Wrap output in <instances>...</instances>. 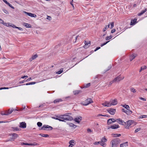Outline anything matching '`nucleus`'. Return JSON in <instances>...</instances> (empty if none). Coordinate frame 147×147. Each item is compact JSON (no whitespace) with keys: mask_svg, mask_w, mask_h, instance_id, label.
Wrapping results in <instances>:
<instances>
[{"mask_svg":"<svg viewBox=\"0 0 147 147\" xmlns=\"http://www.w3.org/2000/svg\"><path fill=\"white\" fill-rule=\"evenodd\" d=\"M93 102V101L91 98H88L86 99L84 102H82V104L84 106H87L89 104L92 103Z\"/></svg>","mask_w":147,"mask_h":147,"instance_id":"nucleus-2","label":"nucleus"},{"mask_svg":"<svg viewBox=\"0 0 147 147\" xmlns=\"http://www.w3.org/2000/svg\"><path fill=\"white\" fill-rule=\"evenodd\" d=\"M26 125L25 123L22 122L20 123L19 127L22 128H25L26 127Z\"/></svg>","mask_w":147,"mask_h":147,"instance_id":"nucleus-15","label":"nucleus"},{"mask_svg":"<svg viewBox=\"0 0 147 147\" xmlns=\"http://www.w3.org/2000/svg\"><path fill=\"white\" fill-rule=\"evenodd\" d=\"M107 112L110 114L113 115H114L116 111V109H110L107 110Z\"/></svg>","mask_w":147,"mask_h":147,"instance_id":"nucleus-9","label":"nucleus"},{"mask_svg":"<svg viewBox=\"0 0 147 147\" xmlns=\"http://www.w3.org/2000/svg\"><path fill=\"white\" fill-rule=\"evenodd\" d=\"M28 76H22L21 77V78L22 79H26V78H28Z\"/></svg>","mask_w":147,"mask_h":147,"instance_id":"nucleus-59","label":"nucleus"},{"mask_svg":"<svg viewBox=\"0 0 147 147\" xmlns=\"http://www.w3.org/2000/svg\"><path fill=\"white\" fill-rule=\"evenodd\" d=\"M122 112L125 113L127 115H130L132 113V111L129 109V110H126L125 109H122Z\"/></svg>","mask_w":147,"mask_h":147,"instance_id":"nucleus-10","label":"nucleus"},{"mask_svg":"<svg viewBox=\"0 0 147 147\" xmlns=\"http://www.w3.org/2000/svg\"><path fill=\"white\" fill-rule=\"evenodd\" d=\"M3 12L6 14H8L9 12L6 9H3Z\"/></svg>","mask_w":147,"mask_h":147,"instance_id":"nucleus-53","label":"nucleus"},{"mask_svg":"<svg viewBox=\"0 0 147 147\" xmlns=\"http://www.w3.org/2000/svg\"><path fill=\"white\" fill-rule=\"evenodd\" d=\"M90 86V83H88L87 84H86L84 85V86L83 87V88H88Z\"/></svg>","mask_w":147,"mask_h":147,"instance_id":"nucleus-29","label":"nucleus"},{"mask_svg":"<svg viewBox=\"0 0 147 147\" xmlns=\"http://www.w3.org/2000/svg\"><path fill=\"white\" fill-rule=\"evenodd\" d=\"M38 56L37 54L32 56V57L30 59V61H32V60L35 59L38 57Z\"/></svg>","mask_w":147,"mask_h":147,"instance_id":"nucleus-24","label":"nucleus"},{"mask_svg":"<svg viewBox=\"0 0 147 147\" xmlns=\"http://www.w3.org/2000/svg\"><path fill=\"white\" fill-rule=\"evenodd\" d=\"M112 135L114 137H120L121 136L120 134H112Z\"/></svg>","mask_w":147,"mask_h":147,"instance_id":"nucleus-28","label":"nucleus"},{"mask_svg":"<svg viewBox=\"0 0 147 147\" xmlns=\"http://www.w3.org/2000/svg\"><path fill=\"white\" fill-rule=\"evenodd\" d=\"M13 130L16 131H20V128H19L18 127H13Z\"/></svg>","mask_w":147,"mask_h":147,"instance_id":"nucleus-42","label":"nucleus"},{"mask_svg":"<svg viewBox=\"0 0 147 147\" xmlns=\"http://www.w3.org/2000/svg\"><path fill=\"white\" fill-rule=\"evenodd\" d=\"M147 11V9H145L144 10H143L139 13L138 14V16H140L146 12Z\"/></svg>","mask_w":147,"mask_h":147,"instance_id":"nucleus-25","label":"nucleus"},{"mask_svg":"<svg viewBox=\"0 0 147 147\" xmlns=\"http://www.w3.org/2000/svg\"><path fill=\"white\" fill-rule=\"evenodd\" d=\"M56 115H55L54 117H52V118L53 119H56V120H58L59 121H62L61 120H60V119H59L58 117H56Z\"/></svg>","mask_w":147,"mask_h":147,"instance_id":"nucleus-39","label":"nucleus"},{"mask_svg":"<svg viewBox=\"0 0 147 147\" xmlns=\"http://www.w3.org/2000/svg\"><path fill=\"white\" fill-rule=\"evenodd\" d=\"M40 135L41 136L45 137H47L49 136V135L47 134H40Z\"/></svg>","mask_w":147,"mask_h":147,"instance_id":"nucleus-36","label":"nucleus"},{"mask_svg":"<svg viewBox=\"0 0 147 147\" xmlns=\"http://www.w3.org/2000/svg\"><path fill=\"white\" fill-rule=\"evenodd\" d=\"M140 128H137L135 130V132L136 133V132H138V131H140Z\"/></svg>","mask_w":147,"mask_h":147,"instance_id":"nucleus-60","label":"nucleus"},{"mask_svg":"<svg viewBox=\"0 0 147 147\" xmlns=\"http://www.w3.org/2000/svg\"><path fill=\"white\" fill-rule=\"evenodd\" d=\"M147 68V67H146V66H144L141 67V70H144L146 69Z\"/></svg>","mask_w":147,"mask_h":147,"instance_id":"nucleus-54","label":"nucleus"},{"mask_svg":"<svg viewBox=\"0 0 147 147\" xmlns=\"http://www.w3.org/2000/svg\"><path fill=\"white\" fill-rule=\"evenodd\" d=\"M147 118V115H141L140 116V118Z\"/></svg>","mask_w":147,"mask_h":147,"instance_id":"nucleus-46","label":"nucleus"},{"mask_svg":"<svg viewBox=\"0 0 147 147\" xmlns=\"http://www.w3.org/2000/svg\"><path fill=\"white\" fill-rule=\"evenodd\" d=\"M134 122V121L133 120H129L127 121L126 123V126H125L126 129H129L130 125H131Z\"/></svg>","mask_w":147,"mask_h":147,"instance_id":"nucleus-4","label":"nucleus"},{"mask_svg":"<svg viewBox=\"0 0 147 147\" xmlns=\"http://www.w3.org/2000/svg\"><path fill=\"white\" fill-rule=\"evenodd\" d=\"M65 121H71L73 120V118L72 117L69 115L68 116L65 117Z\"/></svg>","mask_w":147,"mask_h":147,"instance_id":"nucleus-18","label":"nucleus"},{"mask_svg":"<svg viewBox=\"0 0 147 147\" xmlns=\"http://www.w3.org/2000/svg\"><path fill=\"white\" fill-rule=\"evenodd\" d=\"M100 116L103 117H109V116L108 115H102L101 114H99L98 115V117H100Z\"/></svg>","mask_w":147,"mask_h":147,"instance_id":"nucleus-49","label":"nucleus"},{"mask_svg":"<svg viewBox=\"0 0 147 147\" xmlns=\"http://www.w3.org/2000/svg\"><path fill=\"white\" fill-rule=\"evenodd\" d=\"M100 145L103 147H105L106 146L107 144L105 143L100 141Z\"/></svg>","mask_w":147,"mask_h":147,"instance_id":"nucleus-35","label":"nucleus"},{"mask_svg":"<svg viewBox=\"0 0 147 147\" xmlns=\"http://www.w3.org/2000/svg\"><path fill=\"white\" fill-rule=\"evenodd\" d=\"M63 101V100H62V99H61V98H58V99H57L55 100H54L53 102L55 104H56V103L59 102H62Z\"/></svg>","mask_w":147,"mask_h":147,"instance_id":"nucleus-22","label":"nucleus"},{"mask_svg":"<svg viewBox=\"0 0 147 147\" xmlns=\"http://www.w3.org/2000/svg\"><path fill=\"white\" fill-rule=\"evenodd\" d=\"M14 110L13 109H11L10 111L9 110L7 111V112L8 115L11 114L12 112Z\"/></svg>","mask_w":147,"mask_h":147,"instance_id":"nucleus-37","label":"nucleus"},{"mask_svg":"<svg viewBox=\"0 0 147 147\" xmlns=\"http://www.w3.org/2000/svg\"><path fill=\"white\" fill-rule=\"evenodd\" d=\"M109 41H109L106 42H104V43L101 44V47H102L103 46L105 45H106L107 43H108L109 42Z\"/></svg>","mask_w":147,"mask_h":147,"instance_id":"nucleus-50","label":"nucleus"},{"mask_svg":"<svg viewBox=\"0 0 147 147\" xmlns=\"http://www.w3.org/2000/svg\"><path fill=\"white\" fill-rule=\"evenodd\" d=\"M109 24L108 25H106L105 26V28L103 29V31L104 32H105L107 29L109 28Z\"/></svg>","mask_w":147,"mask_h":147,"instance_id":"nucleus-34","label":"nucleus"},{"mask_svg":"<svg viewBox=\"0 0 147 147\" xmlns=\"http://www.w3.org/2000/svg\"><path fill=\"white\" fill-rule=\"evenodd\" d=\"M102 105L104 106L110 107L111 106V103L108 102H106L102 103Z\"/></svg>","mask_w":147,"mask_h":147,"instance_id":"nucleus-19","label":"nucleus"},{"mask_svg":"<svg viewBox=\"0 0 147 147\" xmlns=\"http://www.w3.org/2000/svg\"><path fill=\"white\" fill-rule=\"evenodd\" d=\"M36 83L35 82H29L27 83L26 84H23V85H30L34 84Z\"/></svg>","mask_w":147,"mask_h":147,"instance_id":"nucleus-32","label":"nucleus"},{"mask_svg":"<svg viewBox=\"0 0 147 147\" xmlns=\"http://www.w3.org/2000/svg\"><path fill=\"white\" fill-rule=\"evenodd\" d=\"M112 37V36L111 35H110L109 36H108L106 37L105 39L106 40H108L111 39Z\"/></svg>","mask_w":147,"mask_h":147,"instance_id":"nucleus-40","label":"nucleus"},{"mask_svg":"<svg viewBox=\"0 0 147 147\" xmlns=\"http://www.w3.org/2000/svg\"><path fill=\"white\" fill-rule=\"evenodd\" d=\"M23 25L25 26L26 28H29L31 27L30 24L26 23H24Z\"/></svg>","mask_w":147,"mask_h":147,"instance_id":"nucleus-26","label":"nucleus"},{"mask_svg":"<svg viewBox=\"0 0 147 147\" xmlns=\"http://www.w3.org/2000/svg\"><path fill=\"white\" fill-rule=\"evenodd\" d=\"M130 90L131 92H133V93H135L136 92V90L134 88H132L130 89Z\"/></svg>","mask_w":147,"mask_h":147,"instance_id":"nucleus-44","label":"nucleus"},{"mask_svg":"<svg viewBox=\"0 0 147 147\" xmlns=\"http://www.w3.org/2000/svg\"><path fill=\"white\" fill-rule=\"evenodd\" d=\"M81 91L80 90H76L73 92L74 94L75 95H77V94H79L81 92Z\"/></svg>","mask_w":147,"mask_h":147,"instance_id":"nucleus-30","label":"nucleus"},{"mask_svg":"<svg viewBox=\"0 0 147 147\" xmlns=\"http://www.w3.org/2000/svg\"><path fill=\"white\" fill-rule=\"evenodd\" d=\"M107 139L105 138V137H104L101 139V140L100 141L103 142L105 143L107 142Z\"/></svg>","mask_w":147,"mask_h":147,"instance_id":"nucleus-31","label":"nucleus"},{"mask_svg":"<svg viewBox=\"0 0 147 147\" xmlns=\"http://www.w3.org/2000/svg\"><path fill=\"white\" fill-rule=\"evenodd\" d=\"M63 69L62 68L60 69V70L57 71L56 72V74H60L63 72Z\"/></svg>","mask_w":147,"mask_h":147,"instance_id":"nucleus-38","label":"nucleus"},{"mask_svg":"<svg viewBox=\"0 0 147 147\" xmlns=\"http://www.w3.org/2000/svg\"><path fill=\"white\" fill-rule=\"evenodd\" d=\"M74 142L75 141L74 140H71L69 142V144H73V143H74Z\"/></svg>","mask_w":147,"mask_h":147,"instance_id":"nucleus-55","label":"nucleus"},{"mask_svg":"<svg viewBox=\"0 0 147 147\" xmlns=\"http://www.w3.org/2000/svg\"><path fill=\"white\" fill-rule=\"evenodd\" d=\"M84 43L85 45L84 46V47L85 49H86L90 45V41L87 42L86 41H85Z\"/></svg>","mask_w":147,"mask_h":147,"instance_id":"nucleus-12","label":"nucleus"},{"mask_svg":"<svg viewBox=\"0 0 147 147\" xmlns=\"http://www.w3.org/2000/svg\"><path fill=\"white\" fill-rule=\"evenodd\" d=\"M71 114V113H67L63 115L64 117H67Z\"/></svg>","mask_w":147,"mask_h":147,"instance_id":"nucleus-41","label":"nucleus"},{"mask_svg":"<svg viewBox=\"0 0 147 147\" xmlns=\"http://www.w3.org/2000/svg\"><path fill=\"white\" fill-rule=\"evenodd\" d=\"M136 56L134 55V54H132L129 57V59L130 61H132V60H133L136 57Z\"/></svg>","mask_w":147,"mask_h":147,"instance_id":"nucleus-27","label":"nucleus"},{"mask_svg":"<svg viewBox=\"0 0 147 147\" xmlns=\"http://www.w3.org/2000/svg\"><path fill=\"white\" fill-rule=\"evenodd\" d=\"M82 119V117L81 116L76 117L74 119V121L76 122L79 123Z\"/></svg>","mask_w":147,"mask_h":147,"instance_id":"nucleus-7","label":"nucleus"},{"mask_svg":"<svg viewBox=\"0 0 147 147\" xmlns=\"http://www.w3.org/2000/svg\"><path fill=\"white\" fill-rule=\"evenodd\" d=\"M9 88L7 87H3L0 88V90H1L2 89H8Z\"/></svg>","mask_w":147,"mask_h":147,"instance_id":"nucleus-58","label":"nucleus"},{"mask_svg":"<svg viewBox=\"0 0 147 147\" xmlns=\"http://www.w3.org/2000/svg\"><path fill=\"white\" fill-rule=\"evenodd\" d=\"M124 78V76H122V77H121L120 75L118 76V77H116L113 80L114 81H115V82H119L121 80H123Z\"/></svg>","mask_w":147,"mask_h":147,"instance_id":"nucleus-5","label":"nucleus"},{"mask_svg":"<svg viewBox=\"0 0 147 147\" xmlns=\"http://www.w3.org/2000/svg\"><path fill=\"white\" fill-rule=\"evenodd\" d=\"M121 142V140L119 138H117L112 140L110 144L111 146L110 147H117Z\"/></svg>","mask_w":147,"mask_h":147,"instance_id":"nucleus-1","label":"nucleus"},{"mask_svg":"<svg viewBox=\"0 0 147 147\" xmlns=\"http://www.w3.org/2000/svg\"><path fill=\"white\" fill-rule=\"evenodd\" d=\"M100 141H99V142H95L94 144V145H98V144H100Z\"/></svg>","mask_w":147,"mask_h":147,"instance_id":"nucleus-61","label":"nucleus"},{"mask_svg":"<svg viewBox=\"0 0 147 147\" xmlns=\"http://www.w3.org/2000/svg\"><path fill=\"white\" fill-rule=\"evenodd\" d=\"M67 124L70 127H73L74 128H75L77 126L76 125H75L73 123H67Z\"/></svg>","mask_w":147,"mask_h":147,"instance_id":"nucleus-23","label":"nucleus"},{"mask_svg":"<svg viewBox=\"0 0 147 147\" xmlns=\"http://www.w3.org/2000/svg\"><path fill=\"white\" fill-rule=\"evenodd\" d=\"M10 27H12L13 28H16V26L15 25L13 24H12V25H10Z\"/></svg>","mask_w":147,"mask_h":147,"instance_id":"nucleus-62","label":"nucleus"},{"mask_svg":"<svg viewBox=\"0 0 147 147\" xmlns=\"http://www.w3.org/2000/svg\"><path fill=\"white\" fill-rule=\"evenodd\" d=\"M116 121H117V119H115L113 118H111L108 120L107 121V124L109 125L113 123H114Z\"/></svg>","mask_w":147,"mask_h":147,"instance_id":"nucleus-8","label":"nucleus"},{"mask_svg":"<svg viewBox=\"0 0 147 147\" xmlns=\"http://www.w3.org/2000/svg\"><path fill=\"white\" fill-rule=\"evenodd\" d=\"M110 24H111V26L110 28L111 29H112L114 27V22H111L110 23Z\"/></svg>","mask_w":147,"mask_h":147,"instance_id":"nucleus-52","label":"nucleus"},{"mask_svg":"<svg viewBox=\"0 0 147 147\" xmlns=\"http://www.w3.org/2000/svg\"><path fill=\"white\" fill-rule=\"evenodd\" d=\"M10 24L9 23L7 24L4 22L3 24L4 26L7 27H10Z\"/></svg>","mask_w":147,"mask_h":147,"instance_id":"nucleus-43","label":"nucleus"},{"mask_svg":"<svg viewBox=\"0 0 147 147\" xmlns=\"http://www.w3.org/2000/svg\"><path fill=\"white\" fill-rule=\"evenodd\" d=\"M114 82H115L113 80L112 81L110 82H109V84L108 85L109 87L110 86H111L112 85V84Z\"/></svg>","mask_w":147,"mask_h":147,"instance_id":"nucleus-48","label":"nucleus"},{"mask_svg":"<svg viewBox=\"0 0 147 147\" xmlns=\"http://www.w3.org/2000/svg\"><path fill=\"white\" fill-rule=\"evenodd\" d=\"M117 122L119 124L123 125H126V123L122 120L121 119L119 118L117 119Z\"/></svg>","mask_w":147,"mask_h":147,"instance_id":"nucleus-6","label":"nucleus"},{"mask_svg":"<svg viewBox=\"0 0 147 147\" xmlns=\"http://www.w3.org/2000/svg\"><path fill=\"white\" fill-rule=\"evenodd\" d=\"M23 12L24 13L27 14L28 16L36 18V14H34L30 13H28L25 11H24Z\"/></svg>","mask_w":147,"mask_h":147,"instance_id":"nucleus-11","label":"nucleus"},{"mask_svg":"<svg viewBox=\"0 0 147 147\" xmlns=\"http://www.w3.org/2000/svg\"><path fill=\"white\" fill-rule=\"evenodd\" d=\"M117 101L116 99H115L113 100L112 102L111 103V106L115 105H117Z\"/></svg>","mask_w":147,"mask_h":147,"instance_id":"nucleus-21","label":"nucleus"},{"mask_svg":"<svg viewBox=\"0 0 147 147\" xmlns=\"http://www.w3.org/2000/svg\"><path fill=\"white\" fill-rule=\"evenodd\" d=\"M119 127V126L118 124H114L111 125L110 127L108 128V129H109L110 128H111L113 129H115L118 128Z\"/></svg>","mask_w":147,"mask_h":147,"instance_id":"nucleus-17","label":"nucleus"},{"mask_svg":"<svg viewBox=\"0 0 147 147\" xmlns=\"http://www.w3.org/2000/svg\"><path fill=\"white\" fill-rule=\"evenodd\" d=\"M21 145L22 146L23 145H29V144L28 143H21Z\"/></svg>","mask_w":147,"mask_h":147,"instance_id":"nucleus-57","label":"nucleus"},{"mask_svg":"<svg viewBox=\"0 0 147 147\" xmlns=\"http://www.w3.org/2000/svg\"><path fill=\"white\" fill-rule=\"evenodd\" d=\"M128 142H126L120 144V147H127L128 146Z\"/></svg>","mask_w":147,"mask_h":147,"instance_id":"nucleus-16","label":"nucleus"},{"mask_svg":"<svg viewBox=\"0 0 147 147\" xmlns=\"http://www.w3.org/2000/svg\"><path fill=\"white\" fill-rule=\"evenodd\" d=\"M87 131L88 132L91 133L92 132V131L91 130V129L89 128H88L87 129Z\"/></svg>","mask_w":147,"mask_h":147,"instance_id":"nucleus-64","label":"nucleus"},{"mask_svg":"<svg viewBox=\"0 0 147 147\" xmlns=\"http://www.w3.org/2000/svg\"><path fill=\"white\" fill-rule=\"evenodd\" d=\"M115 31V29H113L111 30V33H114Z\"/></svg>","mask_w":147,"mask_h":147,"instance_id":"nucleus-63","label":"nucleus"},{"mask_svg":"<svg viewBox=\"0 0 147 147\" xmlns=\"http://www.w3.org/2000/svg\"><path fill=\"white\" fill-rule=\"evenodd\" d=\"M7 4L10 7L12 8V9H14V7L9 3H8Z\"/></svg>","mask_w":147,"mask_h":147,"instance_id":"nucleus-51","label":"nucleus"},{"mask_svg":"<svg viewBox=\"0 0 147 147\" xmlns=\"http://www.w3.org/2000/svg\"><path fill=\"white\" fill-rule=\"evenodd\" d=\"M1 114L2 115H8V114L7 113V111H6L5 113H1Z\"/></svg>","mask_w":147,"mask_h":147,"instance_id":"nucleus-45","label":"nucleus"},{"mask_svg":"<svg viewBox=\"0 0 147 147\" xmlns=\"http://www.w3.org/2000/svg\"><path fill=\"white\" fill-rule=\"evenodd\" d=\"M53 129V128L48 125H44L41 128V129L43 130H51Z\"/></svg>","mask_w":147,"mask_h":147,"instance_id":"nucleus-3","label":"nucleus"},{"mask_svg":"<svg viewBox=\"0 0 147 147\" xmlns=\"http://www.w3.org/2000/svg\"><path fill=\"white\" fill-rule=\"evenodd\" d=\"M122 106L123 107L125 108L127 110H129V109H130L129 106L128 105H123Z\"/></svg>","mask_w":147,"mask_h":147,"instance_id":"nucleus-33","label":"nucleus"},{"mask_svg":"<svg viewBox=\"0 0 147 147\" xmlns=\"http://www.w3.org/2000/svg\"><path fill=\"white\" fill-rule=\"evenodd\" d=\"M137 20V19L136 18L131 20V22L130 25H132L135 24L137 22H136Z\"/></svg>","mask_w":147,"mask_h":147,"instance_id":"nucleus-20","label":"nucleus"},{"mask_svg":"<svg viewBox=\"0 0 147 147\" xmlns=\"http://www.w3.org/2000/svg\"><path fill=\"white\" fill-rule=\"evenodd\" d=\"M37 125L39 127H40L42 125V123L41 122H38L37 123Z\"/></svg>","mask_w":147,"mask_h":147,"instance_id":"nucleus-47","label":"nucleus"},{"mask_svg":"<svg viewBox=\"0 0 147 147\" xmlns=\"http://www.w3.org/2000/svg\"><path fill=\"white\" fill-rule=\"evenodd\" d=\"M47 19L49 20H52V18L50 16H47Z\"/></svg>","mask_w":147,"mask_h":147,"instance_id":"nucleus-56","label":"nucleus"},{"mask_svg":"<svg viewBox=\"0 0 147 147\" xmlns=\"http://www.w3.org/2000/svg\"><path fill=\"white\" fill-rule=\"evenodd\" d=\"M56 117H58L59 119H60V120H62L61 121H60L66 122L65 117L63 116V115L56 116Z\"/></svg>","mask_w":147,"mask_h":147,"instance_id":"nucleus-14","label":"nucleus"},{"mask_svg":"<svg viewBox=\"0 0 147 147\" xmlns=\"http://www.w3.org/2000/svg\"><path fill=\"white\" fill-rule=\"evenodd\" d=\"M10 136L12 135V137L11 138V140H14L15 139L17 138L18 137V135L17 134L13 133L9 135Z\"/></svg>","mask_w":147,"mask_h":147,"instance_id":"nucleus-13","label":"nucleus"}]
</instances>
